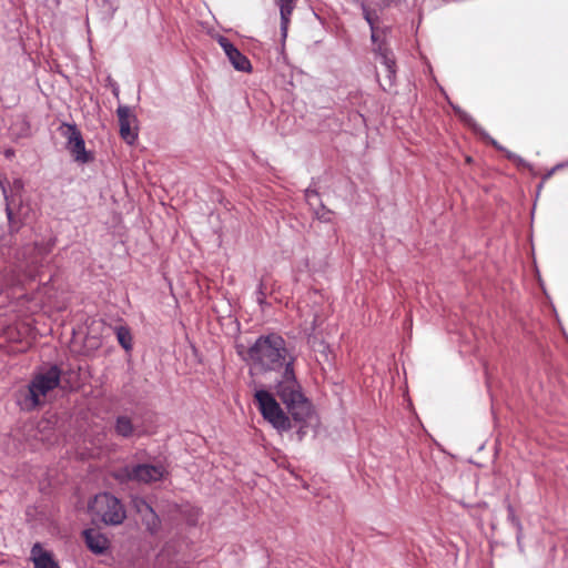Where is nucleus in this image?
I'll return each mask as SVG.
<instances>
[{
  "instance_id": "obj_2",
  "label": "nucleus",
  "mask_w": 568,
  "mask_h": 568,
  "mask_svg": "<svg viewBox=\"0 0 568 568\" xmlns=\"http://www.w3.org/2000/svg\"><path fill=\"white\" fill-rule=\"evenodd\" d=\"M59 381L60 372L55 366L36 375L29 385L24 406L31 409L43 404L47 400L48 394L58 386Z\"/></svg>"
},
{
  "instance_id": "obj_6",
  "label": "nucleus",
  "mask_w": 568,
  "mask_h": 568,
  "mask_svg": "<svg viewBox=\"0 0 568 568\" xmlns=\"http://www.w3.org/2000/svg\"><path fill=\"white\" fill-rule=\"evenodd\" d=\"M165 468L162 465H138L135 467H125L120 470L115 477L120 480L135 479L141 483H152L163 478Z\"/></svg>"
},
{
  "instance_id": "obj_18",
  "label": "nucleus",
  "mask_w": 568,
  "mask_h": 568,
  "mask_svg": "<svg viewBox=\"0 0 568 568\" xmlns=\"http://www.w3.org/2000/svg\"><path fill=\"white\" fill-rule=\"evenodd\" d=\"M216 40L220 47L223 49L226 57L230 55V53L233 52L234 49L236 48L227 38L223 36H217Z\"/></svg>"
},
{
  "instance_id": "obj_17",
  "label": "nucleus",
  "mask_w": 568,
  "mask_h": 568,
  "mask_svg": "<svg viewBox=\"0 0 568 568\" xmlns=\"http://www.w3.org/2000/svg\"><path fill=\"white\" fill-rule=\"evenodd\" d=\"M508 520L517 528V542L520 544L523 526L520 520L515 514L511 505H508Z\"/></svg>"
},
{
  "instance_id": "obj_12",
  "label": "nucleus",
  "mask_w": 568,
  "mask_h": 568,
  "mask_svg": "<svg viewBox=\"0 0 568 568\" xmlns=\"http://www.w3.org/2000/svg\"><path fill=\"white\" fill-rule=\"evenodd\" d=\"M374 51L381 58L382 63L386 67L388 77L392 78L395 75L396 62L393 52L386 47V44L377 41Z\"/></svg>"
},
{
  "instance_id": "obj_15",
  "label": "nucleus",
  "mask_w": 568,
  "mask_h": 568,
  "mask_svg": "<svg viewBox=\"0 0 568 568\" xmlns=\"http://www.w3.org/2000/svg\"><path fill=\"white\" fill-rule=\"evenodd\" d=\"M115 430L120 436L129 437L133 434V425L125 416H120L115 423Z\"/></svg>"
},
{
  "instance_id": "obj_25",
  "label": "nucleus",
  "mask_w": 568,
  "mask_h": 568,
  "mask_svg": "<svg viewBox=\"0 0 568 568\" xmlns=\"http://www.w3.org/2000/svg\"><path fill=\"white\" fill-rule=\"evenodd\" d=\"M466 161L469 163L471 161V158L470 156H467L466 158Z\"/></svg>"
},
{
  "instance_id": "obj_20",
  "label": "nucleus",
  "mask_w": 568,
  "mask_h": 568,
  "mask_svg": "<svg viewBox=\"0 0 568 568\" xmlns=\"http://www.w3.org/2000/svg\"><path fill=\"white\" fill-rule=\"evenodd\" d=\"M237 354L241 356L243 361H247L248 351L243 345H236Z\"/></svg>"
},
{
  "instance_id": "obj_5",
  "label": "nucleus",
  "mask_w": 568,
  "mask_h": 568,
  "mask_svg": "<svg viewBox=\"0 0 568 568\" xmlns=\"http://www.w3.org/2000/svg\"><path fill=\"white\" fill-rule=\"evenodd\" d=\"M59 131L63 138L67 140V149L70 151L74 161L79 163H88L92 158L87 152L85 142L83 136L74 123L63 122Z\"/></svg>"
},
{
  "instance_id": "obj_10",
  "label": "nucleus",
  "mask_w": 568,
  "mask_h": 568,
  "mask_svg": "<svg viewBox=\"0 0 568 568\" xmlns=\"http://www.w3.org/2000/svg\"><path fill=\"white\" fill-rule=\"evenodd\" d=\"M134 506L141 514L143 523L146 525L148 529L152 532L156 531L159 528V518L150 505L144 500L135 499Z\"/></svg>"
},
{
  "instance_id": "obj_11",
  "label": "nucleus",
  "mask_w": 568,
  "mask_h": 568,
  "mask_svg": "<svg viewBox=\"0 0 568 568\" xmlns=\"http://www.w3.org/2000/svg\"><path fill=\"white\" fill-rule=\"evenodd\" d=\"M280 8L281 13V30L282 36L285 38L287 34L291 16L296 7L297 0H275Z\"/></svg>"
},
{
  "instance_id": "obj_1",
  "label": "nucleus",
  "mask_w": 568,
  "mask_h": 568,
  "mask_svg": "<svg viewBox=\"0 0 568 568\" xmlns=\"http://www.w3.org/2000/svg\"><path fill=\"white\" fill-rule=\"evenodd\" d=\"M251 365L262 371H276L284 367L281 379L275 386L276 395L302 430L313 418V407L295 377L293 359H286L284 339L277 334L261 336L251 346Z\"/></svg>"
},
{
  "instance_id": "obj_7",
  "label": "nucleus",
  "mask_w": 568,
  "mask_h": 568,
  "mask_svg": "<svg viewBox=\"0 0 568 568\" xmlns=\"http://www.w3.org/2000/svg\"><path fill=\"white\" fill-rule=\"evenodd\" d=\"M120 125V135L128 143L133 144L138 139V133L133 125L136 118L132 114L131 109L126 105H120L116 110Z\"/></svg>"
},
{
  "instance_id": "obj_14",
  "label": "nucleus",
  "mask_w": 568,
  "mask_h": 568,
  "mask_svg": "<svg viewBox=\"0 0 568 568\" xmlns=\"http://www.w3.org/2000/svg\"><path fill=\"white\" fill-rule=\"evenodd\" d=\"M229 61L239 71H248V60L243 55L237 48L227 55Z\"/></svg>"
},
{
  "instance_id": "obj_13",
  "label": "nucleus",
  "mask_w": 568,
  "mask_h": 568,
  "mask_svg": "<svg viewBox=\"0 0 568 568\" xmlns=\"http://www.w3.org/2000/svg\"><path fill=\"white\" fill-rule=\"evenodd\" d=\"M363 14H364V18L365 20L367 21V23L369 24L371 27V31H372V41L374 43H377L378 39H379V34H378V29L376 27V21H377V14L375 11L368 9L367 7L363 6Z\"/></svg>"
},
{
  "instance_id": "obj_19",
  "label": "nucleus",
  "mask_w": 568,
  "mask_h": 568,
  "mask_svg": "<svg viewBox=\"0 0 568 568\" xmlns=\"http://www.w3.org/2000/svg\"><path fill=\"white\" fill-rule=\"evenodd\" d=\"M6 335L8 337L9 341H12V342H19V341H22V332L19 329L18 331V335L19 336H14V333H13V328L9 327L6 332Z\"/></svg>"
},
{
  "instance_id": "obj_24",
  "label": "nucleus",
  "mask_w": 568,
  "mask_h": 568,
  "mask_svg": "<svg viewBox=\"0 0 568 568\" xmlns=\"http://www.w3.org/2000/svg\"><path fill=\"white\" fill-rule=\"evenodd\" d=\"M22 329H23V334L29 333V328L23 326Z\"/></svg>"
},
{
  "instance_id": "obj_21",
  "label": "nucleus",
  "mask_w": 568,
  "mask_h": 568,
  "mask_svg": "<svg viewBox=\"0 0 568 568\" xmlns=\"http://www.w3.org/2000/svg\"><path fill=\"white\" fill-rule=\"evenodd\" d=\"M6 213H7V217H8V221L11 223L12 221V210L10 207V205L7 203V206H6Z\"/></svg>"
},
{
  "instance_id": "obj_4",
  "label": "nucleus",
  "mask_w": 568,
  "mask_h": 568,
  "mask_svg": "<svg viewBox=\"0 0 568 568\" xmlns=\"http://www.w3.org/2000/svg\"><path fill=\"white\" fill-rule=\"evenodd\" d=\"M255 400L263 418L272 424L274 428L280 432L292 428L290 417L285 415L272 394L266 390H257Z\"/></svg>"
},
{
  "instance_id": "obj_16",
  "label": "nucleus",
  "mask_w": 568,
  "mask_h": 568,
  "mask_svg": "<svg viewBox=\"0 0 568 568\" xmlns=\"http://www.w3.org/2000/svg\"><path fill=\"white\" fill-rule=\"evenodd\" d=\"M115 332L120 345L125 351H130L132 348V336L130 331L126 327L120 326L116 327Z\"/></svg>"
},
{
  "instance_id": "obj_22",
  "label": "nucleus",
  "mask_w": 568,
  "mask_h": 568,
  "mask_svg": "<svg viewBox=\"0 0 568 568\" xmlns=\"http://www.w3.org/2000/svg\"><path fill=\"white\" fill-rule=\"evenodd\" d=\"M14 154H16V152H14V150H13V149H7V150L4 151V156H6L7 159H12V158L14 156Z\"/></svg>"
},
{
  "instance_id": "obj_8",
  "label": "nucleus",
  "mask_w": 568,
  "mask_h": 568,
  "mask_svg": "<svg viewBox=\"0 0 568 568\" xmlns=\"http://www.w3.org/2000/svg\"><path fill=\"white\" fill-rule=\"evenodd\" d=\"M83 538L87 547L95 555H104L110 548L109 538L98 529H85Z\"/></svg>"
},
{
  "instance_id": "obj_23",
  "label": "nucleus",
  "mask_w": 568,
  "mask_h": 568,
  "mask_svg": "<svg viewBox=\"0 0 568 568\" xmlns=\"http://www.w3.org/2000/svg\"><path fill=\"white\" fill-rule=\"evenodd\" d=\"M0 190L2 191L4 200L8 201V190H7L6 185L1 181H0Z\"/></svg>"
},
{
  "instance_id": "obj_9",
  "label": "nucleus",
  "mask_w": 568,
  "mask_h": 568,
  "mask_svg": "<svg viewBox=\"0 0 568 568\" xmlns=\"http://www.w3.org/2000/svg\"><path fill=\"white\" fill-rule=\"evenodd\" d=\"M31 560L34 568H60L53 555L45 550L40 544H34L31 548Z\"/></svg>"
},
{
  "instance_id": "obj_3",
  "label": "nucleus",
  "mask_w": 568,
  "mask_h": 568,
  "mask_svg": "<svg viewBox=\"0 0 568 568\" xmlns=\"http://www.w3.org/2000/svg\"><path fill=\"white\" fill-rule=\"evenodd\" d=\"M89 508L90 511L99 517L105 525H120L126 517L121 501L108 493L97 495L90 503Z\"/></svg>"
}]
</instances>
